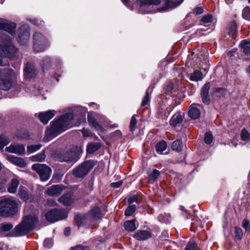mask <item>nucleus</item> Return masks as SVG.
I'll use <instances>...</instances> for the list:
<instances>
[{"instance_id":"35","label":"nucleus","mask_w":250,"mask_h":250,"mask_svg":"<svg viewBox=\"0 0 250 250\" xmlns=\"http://www.w3.org/2000/svg\"><path fill=\"white\" fill-rule=\"evenodd\" d=\"M18 194L19 197L24 201L29 200V195L26 190L23 188L20 187Z\"/></svg>"},{"instance_id":"47","label":"nucleus","mask_w":250,"mask_h":250,"mask_svg":"<svg viewBox=\"0 0 250 250\" xmlns=\"http://www.w3.org/2000/svg\"><path fill=\"white\" fill-rule=\"evenodd\" d=\"M234 236L235 237L240 240L243 236V232L242 229L239 227H235L234 228Z\"/></svg>"},{"instance_id":"9","label":"nucleus","mask_w":250,"mask_h":250,"mask_svg":"<svg viewBox=\"0 0 250 250\" xmlns=\"http://www.w3.org/2000/svg\"><path fill=\"white\" fill-rule=\"evenodd\" d=\"M16 78V74L13 70H7L6 74L1 78V89L3 90L10 89Z\"/></svg>"},{"instance_id":"38","label":"nucleus","mask_w":250,"mask_h":250,"mask_svg":"<svg viewBox=\"0 0 250 250\" xmlns=\"http://www.w3.org/2000/svg\"><path fill=\"white\" fill-rule=\"evenodd\" d=\"M100 148V146L97 143L89 144L87 147V152L91 154L98 150Z\"/></svg>"},{"instance_id":"42","label":"nucleus","mask_w":250,"mask_h":250,"mask_svg":"<svg viewBox=\"0 0 250 250\" xmlns=\"http://www.w3.org/2000/svg\"><path fill=\"white\" fill-rule=\"evenodd\" d=\"M136 209L135 205L129 206L125 210V215L126 216H130L132 215Z\"/></svg>"},{"instance_id":"39","label":"nucleus","mask_w":250,"mask_h":250,"mask_svg":"<svg viewBox=\"0 0 250 250\" xmlns=\"http://www.w3.org/2000/svg\"><path fill=\"white\" fill-rule=\"evenodd\" d=\"M160 174L159 171L154 169L153 172L150 173L148 176V181L149 183L153 184L158 178Z\"/></svg>"},{"instance_id":"46","label":"nucleus","mask_w":250,"mask_h":250,"mask_svg":"<svg viewBox=\"0 0 250 250\" xmlns=\"http://www.w3.org/2000/svg\"><path fill=\"white\" fill-rule=\"evenodd\" d=\"M237 31L236 24L235 22H232L229 29V34L231 36H234Z\"/></svg>"},{"instance_id":"30","label":"nucleus","mask_w":250,"mask_h":250,"mask_svg":"<svg viewBox=\"0 0 250 250\" xmlns=\"http://www.w3.org/2000/svg\"><path fill=\"white\" fill-rule=\"evenodd\" d=\"M212 21V16L211 14H208L204 16L201 19L199 24L205 26H208Z\"/></svg>"},{"instance_id":"58","label":"nucleus","mask_w":250,"mask_h":250,"mask_svg":"<svg viewBox=\"0 0 250 250\" xmlns=\"http://www.w3.org/2000/svg\"><path fill=\"white\" fill-rule=\"evenodd\" d=\"M122 181H118L117 182L112 183L111 184V186L114 188H118L122 185Z\"/></svg>"},{"instance_id":"50","label":"nucleus","mask_w":250,"mask_h":250,"mask_svg":"<svg viewBox=\"0 0 250 250\" xmlns=\"http://www.w3.org/2000/svg\"><path fill=\"white\" fill-rule=\"evenodd\" d=\"M213 140L212 134L210 132H207L205 134L204 141L207 144H210Z\"/></svg>"},{"instance_id":"43","label":"nucleus","mask_w":250,"mask_h":250,"mask_svg":"<svg viewBox=\"0 0 250 250\" xmlns=\"http://www.w3.org/2000/svg\"><path fill=\"white\" fill-rule=\"evenodd\" d=\"M242 15L244 19L250 21V7H245L242 11Z\"/></svg>"},{"instance_id":"29","label":"nucleus","mask_w":250,"mask_h":250,"mask_svg":"<svg viewBox=\"0 0 250 250\" xmlns=\"http://www.w3.org/2000/svg\"><path fill=\"white\" fill-rule=\"evenodd\" d=\"M183 122L182 116L179 114L173 116L170 121V124L175 127L181 124Z\"/></svg>"},{"instance_id":"21","label":"nucleus","mask_w":250,"mask_h":250,"mask_svg":"<svg viewBox=\"0 0 250 250\" xmlns=\"http://www.w3.org/2000/svg\"><path fill=\"white\" fill-rule=\"evenodd\" d=\"M8 159L11 162L21 167H24L26 165L25 161L21 158L10 155L8 156Z\"/></svg>"},{"instance_id":"32","label":"nucleus","mask_w":250,"mask_h":250,"mask_svg":"<svg viewBox=\"0 0 250 250\" xmlns=\"http://www.w3.org/2000/svg\"><path fill=\"white\" fill-rule=\"evenodd\" d=\"M156 150L160 154H163V152L167 148V142L165 141H161L156 145Z\"/></svg>"},{"instance_id":"5","label":"nucleus","mask_w":250,"mask_h":250,"mask_svg":"<svg viewBox=\"0 0 250 250\" xmlns=\"http://www.w3.org/2000/svg\"><path fill=\"white\" fill-rule=\"evenodd\" d=\"M48 43L46 37L40 32L33 35V48L37 52L43 51L48 46Z\"/></svg>"},{"instance_id":"16","label":"nucleus","mask_w":250,"mask_h":250,"mask_svg":"<svg viewBox=\"0 0 250 250\" xmlns=\"http://www.w3.org/2000/svg\"><path fill=\"white\" fill-rule=\"evenodd\" d=\"M200 106V105L197 104H193L190 106L188 111V116L190 118L196 120L200 117L201 112L199 108Z\"/></svg>"},{"instance_id":"27","label":"nucleus","mask_w":250,"mask_h":250,"mask_svg":"<svg viewBox=\"0 0 250 250\" xmlns=\"http://www.w3.org/2000/svg\"><path fill=\"white\" fill-rule=\"evenodd\" d=\"M87 120L90 125L93 127L95 129L101 132L104 131V128L97 123V121L93 117L88 115L87 117Z\"/></svg>"},{"instance_id":"14","label":"nucleus","mask_w":250,"mask_h":250,"mask_svg":"<svg viewBox=\"0 0 250 250\" xmlns=\"http://www.w3.org/2000/svg\"><path fill=\"white\" fill-rule=\"evenodd\" d=\"M6 150L9 152L19 155H23L25 153L24 146L19 144H11L9 147L6 148Z\"/></svg>"},{"instance_id":"36","label":"nucleus","mask_w":250,"mask_h":250,"mask_svg":"<svg viewBox=\"0 0 250 250\" xmlns=\"http://www.w3.org/2000/svg\"><path fill=\"white\" fill-rule=\"evenodd\" d=\"M45 157V151H42L41 153L32 156L31 157V160L33 162H42L44 160Z\"/></svg>"},{"instance_id":"64","label":"nucleus","mask_w":250,"mask_h":250,"mask_svg":"<svg viewBox=\"0 0 250 250\" xmlns=\"http://www.w3.org/2000/svg\"><path fill=\"white\" fill-rule=\"evenodd\" d=\"M7 236H12V235L10 234V233H8V234L7 235Z\"/></svg>"},{"instance_id":"56","label":"nucleus","mask_w":250,"mask_h":250,"mask_svg":"<svg viewBox=\"0 0 250 250\" xmlns=\"http://www.w3.org/2000/svg\"><path fill=\"white\" fill-rule=\"evenodd\" d=\"M9 143V140L7 139H4V137L1 135V148L7 145Z\"/></svg>"},{"instance_id":"52","label":"nucleus","mask_w":250,"mask_h":250,"mask_svg":"<svg viewBox=\"0 0 250 250\" xmlns=\"http://www.w3.org/2000/svg\"><path fill=\"white\" fill-rule=\"evenodd\" d=\"M44 246L47 248H50L53 245V240L51 238H46L44 241Z\"/></svg>"},{"instance_id":"2","label":"nucleus","mask_w":250,"mask_h":250,"mask_svg":"<svg viewBox=\"0 0 250 250\" xmlns=\"http://www.w3.org/2000/svg\"><path fill=\"white\" fill-rule=\"evenodd\" d=\"M38 221L37 214H30L24 216L22 222L14 229L15 235L21 236L30 232L34 229Z\"/></svg>"},{"instance_id":"53","label":"nucleus","mask_w":250,"mask_h":250,"mask_svg":"<svg viewBox=\"0 0 250 250\" xmlns=\"http://www.w3.org/2000/svg\"><path fill=\"white\" fill-rule=\"evenodd\" d=\"M242 226L246 230H250V226L249 225V221L247 219H244L242 222Z\"/></svg>"},{"instance_id":"1","label":"nucleus","mask_w":250,"mask_h":250,"mask_svg":"<svg viewBox=\"0 0 250 250\" xmlns=\"http://www.w3.org/2000/svg\"><path fill=\"white\" fill-rule=\"evenodd\" d=\"M74 113H67L61 116L57 120L52 122L50 128L45 131V139L48 141L73 125H79L84 120L86 110L82 107H77Z\"/></svg>"},{"instance_id":"40","label":"nucleus","mask_w":250,"mask_h":250,"mask_svg":"<svg viewBox=\"0 0 250 250\" xmlns=\"http://www.w3.org/2000/svg\"><path fill=\"white\" fill-rule=\"evenodd\" d=\"M42 147L40 144L31 145L27 146V152L28 154H31L39 150Z\"/></svg>"},{"instance_id":"18","label":"nucleus","mask_w":250,"mask_h":250,"mask_svg":"<svg viewBox=\"0 0 250 250\" xmlns=\"http://www.w3.org/2000/svg\"><path fill=\"white\" fill-rule=\"evenodd\" d=\"M210 88V84L209 83H206L202 88L201 89V97L203 102L208 104L209 103V97L208 95V91Z\"/></svg>"},{"instance_id":"8","label":"nucleus","mask_w":250,"mask_h":250,"mask_svg":"<svg viewBox=\"0 0 250 250\" xmlns=\"http://www.w3.org/2000/svg\"><path fill=\"white\" fill-rule=\"evenodd\" d=\"M58 158L60 162H71L76 161L78 156L76 148H71L63 150L58 155Z\"/></svg>"},{"instance_id":"60","label":"nucleus","mask_w":250,"mask_h":250,"mask_svg":"<svg viewBox=\"0 0 250 250\" xmlns=\"http://www.w3.org/2000/svg\"><path fill=\"white\" fill-rule=\"evenodd\" d=\"M33 23L37 26L42 24V21L39 19H34L32 21Z\"/></svg>"},{"instance_id":"51","label":"nucleus","mask_w":250,"mask_h":250,"mask_svg":"<svg viewBox=\"0 0 250 250\" xmlns=\"http://www.w3.org/2000/svg\"><path fill=\"white\" fill-rule=\"evenodd\" d=\"M149 88H148L146 91V94L143 99V101L142 102V105L145 106L146 105L150 100V96L149 95Z\"/></svg>"},{"instance_id":"17","label":"nucleus","mask_w":250,"mask_h":250,"mask_svg":"<svg viewBox=\"0 0 250 250\" xmlns=\"http://www.w3.org/2000/svg\"><path fill=\"white\" fill-rule=\"evenodd\" d=\"M55 110H48L44 112H41L39 115V118L41 122L46 124L55 115Z\"/></svg>"},{"instance_id":"33","label":"nucleus","mask_w":250,"mask_h":250,"mask_svg":"<svg viewBox=\"0 0 250 250\" xmlns=\"http://www.w3.org/2000/svg\"><path fill=\"white\" fill-rule=\"evenodd\" d=\"M13 227V225L10 223H2L1 224V236H6L3 232L10 231Z\"/></svg>"},{"instance_id":"24","label":"nucleus","mask_w":250,"mask_h":250,"mask_svg":"<svg viewBox=\"0 0 250 250\" xmlns=\"http://www.w3.org/2000/svg\"><path fill=\"white\" fill-rule=\"evenodd\" d=\"M89 217L93 220H97L101 217V210L99 207L92 208L88 213Z\"/></svg>"},{"instance_id":"7","label":"nucleus","mask_w":250,"mask_h":250,"mask_svg":"<svg viewBox=\"0 0 250 250\" xmlns=\"http://www.w3.org/2000/svg\"><path fill=\"white\" fill-rule=\"evenodd\" d=\"M32 169L40 175L42 181H46L50 176L51 169L45 164H34L32 166Z\"/></svg>"},{"instance_id":"13","label":"nucleus","mask_w":250,"mask_h":250,"mask_svg":"<svg viewBox=\"0 0 250 250\" xmlns=\"http://www.w3.org/2000/svg\"><path fill=\"white\" fill-rule=\"evenodd\" d=\"M16 24L13 22L1 19V30H3L10 35H14L16 29Z\"/></svg>"},{"instance_id":"62","label":"nucleus","mask_w":250,"mask_h":250,"mask_svg":"<svg viewBox=\"0 0 250 250\" xmlns=\"http://www.w3.org/2000/svg\"><path fill=\"white\" fill-rule=\"evenodd\" d=\"M122 2L126 6L128 5L129 0H121Z\"/></svg>"},{"instance_id":"26","label":"nucleus","mask_w":250,"mask_h":250,"mask_svg":"<svg viewBox=\"0 0 250 250\" xmlns=\"http://www.w3.org/2000/svg\"><path fill=\"white\" fill-rule=\"evenodd\" d=\"M59 201L64 206H69L73 202L72 195L70 193H67L59 198Z\"/></svg>"},{"instance_id":"54","label":"nucleus","mask_w":250,"mask_h":250,"mask_svg":"<svg viewBox=\"0 0 250 250\" xmlns=\"http://www.w3.org/2000/svg\"><path fill=\"white\" fill-rule=\"evenodd\" d=\"M71 250H89V249L87 247H83L82 245H79L72 247Z\"/></svg>"},{"instance_id":"61","label":"nucleus","mask_w":250,"mask_h":250,"mask_svg":"<svg viewBox=\"0 0 250 250\" xmlns=\"http://www.w3.org/2000/svg\"><path fill=\"white\" fill-rule=\"evenodd\" d=\"M64 233L66 236L69 235L70 233V228L69 227L66 228L65 229Z\"/></svg>"},{"instance_id":"22","label":"nucleus","mask_w":250,"mask_h":250,"mask_svg":"<svg viewBox=\"0 0 250 250\" xmlns=\"http://www.w3.org/2000/svg\"><path fill=\"white\" fill-rule=\"evenodd\" d=\"M183 0H167L162 11H166L168 8H174L179 5Z\"/></svg>"},{"instance_id":"57","label":"nucleus","mask_w":250,"mask_h":250,"mask_svg":"<svg viewBox=\"0 0 250 250\" xmlns=\"http://www.w3.org/2000/svg\"><path fill=\"white\" fill-rule=\"evenodd\" d=\"M75 221L79 227H80L82 224V219L79 215L75 216Z\"/></svg>"},{"instance_id":"11","label":"nucleus","mask_w":250,"mask_h":250,"mask_svg":"<svg viewBox=\"0 0 250 250\" xmlns=\"http://www.w3.org/2000/svg\"><path fill=\"white\" fill-rule=\"evenodd\" d=\"M29 38V27L27 25H23L18 30L17 41L21 45H26Z\"/></svg>"},{"instance_id":"19","label":"nucleus","mask_w":250,"mask_h":250,"mask_svg":"<svg viewBox=\"0 0 250 250\" xmlns=\"http://www.w3.org/2000/svg\"><path fill=\"white\" fill-rule=\"evenodd\" d=\"M64 189V187L62 185L53 186L47 191V193L50 196H58L60 194Z\"/></svg>"},{"instance_id":"59","label":"nucleus","mask_w":250,"mask_h":250,"mask_svg":"<svg viewBox=\"0 0 250 250\" xmlns=\"http://www.w3.org/2000/svg\"><path fill=\"white\" fill-rule=\"evenodd\" d=\"M82 132L83 134V136L84 137H87L90 135V132L87 129L83 128L82 130Z\"/></svg>"},{"instance_id":"3","label":"nucleus","mask_w":250,"mask_h":250,"mask_svg":"<svg viewBox=\"0 0 250 250\" xmlns=\"http://www.w3.org/2000/svg\"><path fill=\"white\" fill-rule=\"evenodd\" d=\"M18 52L9 36H1V57L13 59Z\"/></svg>"},{"instance_id":"63","label":"nucleus","mask_w":250,"mask_h":250,"mask_svg":"<svg viewBox=\"0 0 250 250\" xmlns=\"http://www.w3.org/2000/svg\"><path fill=\"white\" fill-rule=\"evenodd\" d=\"M247 72L249 75V77H250V70L249 69H246Z\"/></svg>"},{"instance_id":"23","label":"nucleus","mask_w":250,"mask_h":250,"mask_svg":"<svg viewBox=\"0 0 250 250\" xmlns=\"http://www.w3.org/2000/svg\"><path fill=\"white\" fill-rule=\"evenodd\" d=\"M138 227V224L136 223L135 220H128L125 222L124 227L126 230L128 231H133Z\"/></svg>"},{"instance_id":"12","label":"nucleus","mask_w":250,"mask_h":250,"mask_svg":"<svg viewBox=\"0 0 250 250\" xmlns=\"http://www.w3.org/2000/svg\"><path fill=\"white\" fill-rule=\"evenodd\" d=\"M92 167L91 162H84L74 169L73 175L78 178L83 177L88 173Z\"/></svg>"},{"instance_id":"34","label":"nucleus","mask_w":250,"mask_h":250,"mask_svg":"<svg viewBox=\"0 0 250 250\" xmlns=\"http://www.w3.org/2000/svg\"><path fill=\"white\" fill-rule=\"evenodd\" d=\"M242 51L246 55L250 54V42L244 40L241 43Z\"/></svg>"},{"instance_id":"10","label":"nucleus","mask_w":250,"mask_h":250,"mask_svg":"<svg viewBox=\"0 0 250 250\" xmlns=\"http://www.w3.org/2000/svg\"><path fill=\"white\" fill-rule=\"evenodd\" d=\"M66 217V213L64 209L55 208L47 211L45 214L47 221L55 222Z\"/></svg>"},{"instance_id":"37","label":"nucleus","mask_w":250,"mask_h":250,"mask_svg":"<svg viewBox=\"0 0 250 250\" xmlns=\"http://www.w3.org/2000/svg\"><path fill=\"white\" fill-rule=\"evenodd\" d=\"M171 148L172 150L178 152L181 151L182 149V141L179 139L176 140L172 143Z\"/></svg>"},{"instance_id":"44","label":"nucleus","mask_w":250,"mask_h":250,"mask_svg":"<svg viewBox=\"0 0 250 250\" xmlns=\"http://www.w3.org/2000/svg\"><path fill=\"white\" fill-rule=\"evenodd\" d=\"M241 138L244 141H248L250 140V134L245 128H243L241 131Z\"/></svg>"},{"instance_id":"4","label":"nucleus","mask_w":250,"mask_h":250,"mask_svg":"<svg viewBox=\"0 0 250 250\" xmlns=\"http://www.w3.org/2000/svg\"><path fill=\"white\" fill-rule=\"evenodd\" d=\"M17 205L14 200L5 197L1 198V216L10 217L15 214Z\"/></svg>"},{"instance_id":"20","label":"nucleus","mask_w":250,"mask_h":250,"mask_svg":"<svg viewBox=\"0 0 250 250\" xmlns=\"http://www.w3.org/2000/svg\"><path fill=\"white\" fill-rule=\"evenodd\" d=\"M134 237L138 240L143 241L150 238L151 234L147 230H141L136 233Z\"/></svg>"},{"instance_id":"48","label":"nucleus","mask_w":250,"mask_h":250,"mask_svg":"<svg viewBox=\"0 0 250 250\" xmlns=\"http://www.w3.org/2000/svg\"><path fill=\"white\" fill-rule=\"evenodd\" d=\"M137 123V120L136 118L135 115H134L131 119V121L130 122V130L131 132H133L136 128V125Z\"/></svg>"},{"instance_id":"49","label":"nucleus","mask_w":250,"mask_h":250,"mask_svg":"<svg viewBox=\"0 0 250 250\" xmlns=\"http://www.w3.org/2000/svg\"><path fill=\"white\" fill-rule=\"evenodd\" d=\"M197 247V244L193 241H189L186 247H185V250H195Z\"/></svg>"},{"instance_id":"45","label":"nucleus","mask_w":250,"mask_h":250,"mask_svg":"<svg viewBox=\"0 0 250 250\" xmlns=\"http://www.w3.org/2000/svg\"><path fill=\"white\" fill-rule=\"evenodd\" d=\"M141 200L142 198L140 196L137 195H132L128 197L127 202L129 204H131L133 202H139Z\"/></svg>"},{"instance_id":"55","label":"nucleus","mask_w":250,"mask_h":250,"mask_svg":"<svg viewBox=\"0 0 250 250\" xmlns=\"http://www.w3.org/2000/svg\"><path fill=\"white\" fill-rule=\"evenodd\" d=\"M204 12V9L203 7L199 6L196 7L193 11V13L196 15H200Z\"/></svg>"},{"instance_id":"25","label":"nucleus","mask_w":250,"mask_h":250,"mask_svg":"<svg viewBox=\"0 0 250 250\" xmlns=\"http://www.w3.org/2000/svg\"><path fill=\"white\" fill-rule=\"evenodd\" d=\"M19 185V181L17 178H13L9 184L8 191L11 193H14L17 191V188Z\"/></svg>"},{"instance_id":"41","label":"nucleus","mask_w":250,"mask_h":250,"mask_svg":"<svg viewBox=\"0 0 250 250\" xmlns=\"http://www.w3.org/2000/svg\"><path fill=\"white\" fill-rule=\"evenodd\" d=\"M51 59L49 57H45L42 61L41 65L43 72L50 66L51 64Z\"/></svg>"},{"instance_id":"15","label":"nucleus","mask_w":250,"mask_h":250,"mask_svg":"<svg viewBox=\"0 0 250 250\" xmlns=\"http://www.w3.org/2000/svg\"><path fill=\"white\" fill-rule=\"evenodd\" d=\"M37 75V71L33 63L27 62L24 68V76L26 79H30Z\"/></svg>"},{"instance_id":"31","label":"nucleus","mask_w":250,"mask_h":250,"mask_svg":"<svg viewBox=\"0 0 250 250\" xmlns=\"http://www.w3.org/2000/svg\"><path fill=\"white\" fill-rule=\"evenodd\" d=\"M203 78L202 72L198 70L194 71L191 74L190 79L193 81H201Z\"/></svg>"},{"instance_id":"6","label":"nucleus","mask_w":250,"mask_h":250,"mask_svg":"<svg viewBox=\"0 0 250 250\" xmlns=\"http://www.w3.org/2000/svg\"><path fill=\"white\" fill-rule=\"evenodd\" d=\"M32 169L40 175L42 181H46L50 176L51 169L45 164H34L32 166Z\"/></svg>"},{"instance_id":"28","label":"nucleus","mask_w":250,"mask_h":250,"mask_svg":"<svg viewBox=\"0 0 250 250\" xmlns=\"http://www.w3.org/2000/svg\"><path fill=\"white\" fill-rule=\"evenodd\" d=\"M141 7H145L152 5H157L160 3V0H137Z\"/></svg>"}]
</instances>
